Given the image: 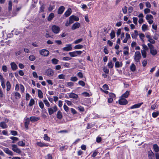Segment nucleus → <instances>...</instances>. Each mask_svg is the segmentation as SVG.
Returning <instances> with one entry per match:
<instances>
[{"mask_svg": "<svg viewBox=\"0 0 159 159\" xmlns=\"http://www.w3.org/2000/svg\"><path fill=\"white\" fill-rule=\"evenodd\" d=\"M147 45L150 49L151 54L153 56L156 55L157 54V51L154 48V46L150 43H148Z\"/></svg>", "mask_w": 159, "mask_h": 159, "instance_id": "obj_1", "label": "nucleus"}, {"mask_svg": "<svg viewBox=\"0 0 159 159\" xmlns=\"http://www.w3.org/2000/svg\"><path fill=\"white\" fill-rule=\"evenodd\" d=\"M141 58V56L140 52L139 51L136 52L134 53V58L135 62L137 63L139 62Z\"/></svg>", "mask_w": 159, "mask_h": 159, "instance_id": "obj_2", "label": "nucleus"}, {"mask_svg": "<svg viewBox=\"0 0 159 159\" xmlns=\"http://www.w3.org/2000/svg\"><path fill=\"white\" fill-rule=\"evenodd\" d=\"M82 53V52L80 51H75L73 52L69 53V55L72 57H76L78 55H80Z\"/></svg>", "mask_w": 159, "mask_h": 159, "instance_id": "obj_3", "label": "nucleus"}, {"mask_svg": "<svg viewBox=\"0 0 159 159\" xmlns=\"http://www.w3.org/2000/svg\"><path fill=\"white\" fill-rule=\"evenodd\" d=\"M57 110V108L56 105L54 106L53 107L48 108V111L49 115H51Z\"/></svg>", "mask_w": 159, "mask_h": 159, "instance_id": "obj_4", "label": "nucleus"}, {"mask_svg": "<svg viewBox=\"0 0 159 159\" xmlns=\"http://www.w3.org/2000/svg\"><path fill=\"white\" fill-rule=\"evenodd\" d=\"M39 52L41 55L44 57H46L48 55L49 52L48 51L45 49L40 50Z\"/></svg>", "mask_w": 159, "mask_h": 159, "instance_id": "obj_5", "label": "nucleus"}, {"mask_svg": "<svg viewBox=\"0 0 159 159\" xmlns=\"http://www.w3.org/2000/svg\"><path fill=\"white\" fill-rule=\"evenodd\" d=\"M52 30L53 32L56 34H57L60 31V28L57 26L53 25L52 26Z\"/></svg>", "mask_w": 159, "mask_h": 159, "instance_id": "obj_6", "label": "nucleus"}, {"mask_svg": "<svg viewBox=\"0 0 159 159\" xmlns=\"http://www.w3.org/2000/svg\"><path fill=\"white\" fill-rule=\"evenodd\" d=\"M12 148V149L14 152L19 154L20 153L21 151L20 149L17 148V146L15 144L12 145L11 146Z\"/></svg>", "mask_w": 159, "mask_h": 159, "instance_id": "obj_7", "label": "nucleus"}, {"mask_svg": "<svg viewBox=\"0 0 159 159\" xmlns=\"http://www.w3.org/2000/svg\"><path fill=\"white\" fill-rule=\"evenodd\" d=\"M66 46L62 48L63 51H69L71 50L72 49V44H68L66 45Z\"/></svg>", "mask_w": 159, "mask_h": 159, "instance_id": "obj_8", "label": "nucleus"}, {"mask_svg": "<svg viewBox=\"0 0 159 159\" xmlns=\"http://www.w3.org/2000/svg\"><path fill=\"white\" fill-rule=\"evenodd\" d=\"M119 104L121 105H124L128 103L127 100L124 98L121 97V98L119 101Z\"/></svg>", "mask_w": 159, "mask_h": 159, "instance_id": "obj_9", "label": "nucleus"}, {"mask_svg": "<svg viewBox=\"0 0 159 159\" xmlns=\"http://www.w3.org/2000/svg\"><path fill=\"white\" fill-rule=\"evenodd\" d=\"M47 75L49 76H52L53 75L54 71L51 69H48L46 71Z\"/></svg>", "mask_w": 159, "mask_h": 159, "instance_id": "obj_10", "label": "nucleus"}, {"mask_svg": "<svg viewBox=\"0 0 159 159\" xmlns=\"http://www.w3.org/2000/svg\"><path fill=\"white\" fill-rule=\"evenodd\" d=\"M80 26V24L78 22H76L73 24L71 27V29L72 30H75L79 28Z\"/></svg>", "mask_w": 159, "mask_h": 159, "instance_id": "obj_11", "label": "nucleus"}, {"mask_svg": "<svg viewBox=\"0 0 159 159\" xmlns=\"http://www.w3.org/2000/svg\"><path fill=\"white\" fill-rule=\"evenodd\" d=\"M3 151L9 155L11 156L13 155V152L7 148H5L3 149Z\"/></svg>", "mask_w": 159, "mask_h": 159, "instance_id": "obj_12", "label": "nucleus"}, {"mask_svg": "<svg viewBox=\"0 0 159 159\" xmlns=\"http://www.w3.org/2000/svg\"><path fill=\"white\" fill-rule=\"evenodd\" d=\"M146 37L148 39V41L150 42V43L154 44L155 43V41L152 38L151 36L149 35H147L146 36Z\"/></svg>", "mask_w": 159, "mask_h": 159, "instance_id": "obj_13", "label": "nucleus"}, {"mask_svg": "<svg viewBox=\"0 0 159 159\" xmlns=\"http://www.w3.org/2000/svg\"><path fill=\"white\" fill-rule=\"evenodd\" d=\"M148 155L149 159H154V154L151 150L148 152Z\"/></svg>", "mask_w": 159, "mask_h": 159, "instance_id": "obj_14", "label": "nucleus"}, {"mask_svg": "<svg viewBox=\"0 0 159 159\" xmlns=\"http://www.w3.org/2000/svg\"><path fill=\"white\" fill-rule=\"evenodd\" d=\"M72 11L70 8H68L67 10L65 12L64 15L66 17L69 16L71 13Z\"/></svg>", "mask_w": 159, "mask_h": 159, "instance_id": "obj_15", "label": "nucleus"}, {"mask_svg": "<svg viewBox=\"0 0 159 159\" xmlns=\"http://www.w3.org/2000/svg\"><path fill=\"white\" fill-rule=\"evenodd\" d=\"M36 144L38 146L40 147H47L49 145L48 144V143H45L41 142H38L36 143Z\"/></svg>", "mask_w": 159, "mask_h": 159, "instance_id": "obj_16", "label": "nucleus"}, {"mask_svg": "<svg viewBox=\"0 0 159 159\" xmlns=\"http://www.w3.org/2000/svg\"><path fill=\"white\" fill-rule=\"evenodd\" d=\"M65 10V7L63 6L60 7L58 10V14H61Z\"/></svg>", "mask_w": 159, "mask_h": 159, "instance_id": "obj_17", "label": "nucleus"}, {"mask_svg": "<svg viewBox=\"0 0 159 159\" xmlns=\"http://www.w3.org/2000/svg\"><path fill=\"white\" fill-rule=\"evenodd\" d=\"M143 102H141L138 104H135L130 107V109H133L139 107L140 106L143 104Z\"/></svg>", "mask_w": 159, "mask_h": 159, "instance_id": "obj_18", "label": "nucleus"}, {"mask_svg": "<svg viewBox=\"0 0 159 159\" xmlns=\"http://www.w3.org/2000/svg\"><path fill=\"white\" fill-rule=\"evenodd\" d=\"M63 117V115L62 112L60 111H58L57 114V117L59 120L61 119Z\"/></svg>", "mask_w": 159, "mask_h": 159, "instance_id": "obj_19", "label": "nucleus"}, {"mask_svg": "<svg viewBox=\"0 0 159 159\" xmlns=\"http://www.w3.org/2000/svg\"><path fill=\"white\" fill-rule=\"evenodd\" d=\"M39 118L36 116H32L30 118V120L31 121H36L39 120Z\"/></svg>", "mask_w": 159, "mask_h": 159, "instance_id": "obj_20", "label": "nucleus"}, {"mask_svg": "<svg viewBox=\"0 0 159 159\" xmlns=\"http://www.w3.org/2000/svg\"><path fill=\"white\" fill-rule=\"evenodd\" d=\"M11 68L13 70H15L17 69V66L16 65L15 63L11 62Z\"/></svg>", "mask_w": 159, "mask_h": 159, "instance_id": "obj_21", "label": "nucleus"}, {"mask_svg": "<svg viewBox=\"0 0 159 159\" xmlns=\"http://www.w3.org/2000/svg\"><path fill=\"white\" fill-rule=\"evenodd\" d=\"M153 148L154 151L157 153L159 151V147L157 144H154L153 145Z\"/></svg>", "mask_w": 159, "mask_h": 159, "instance_id": "obj_22", "label": "nucleus"}, {"mask_svg": "<svg viewBox=\"0 0 159 159\" xmlns=\"http://www.w3.org/2000/svg\"><path fill=\"white\" fill-rule=\"evenodd\" d=\"M69 96L70 98L74 99H76L78 97L77 94L73 93H70L69 95Z\"/></svg>", "mask_w": 159, "mask_h": 159, "instance_id": "obj_23", "label": "nucleus"}, {"mask_svg": "<svg viewBox=\"0 0 159 159\" xmlns=\"http://www.w3.org/2000/svg\"><path fill=\"white\" fill-rule=\"evenodd\" d=\"M30 119L28 118H27L25 120V128L28 129V125L30 123Z\"/></svg>", "mask_w": 159, "mask_h": 159, "instance_id": "obj_24", "label": "nucleus"}, {"mask_svg": "<svg viewBox=\"0 0 159 159\" xmlns=\"http://www.w3.org/2000/svg\"><path fill=\"white\" fill-rule=\"evenodd\" d=\"M124 49L125 50L123 51V53L124 55H129V48L128 46H125L124 47Z\"/></svg>", "mask_w": 159, "mask_h": 159, "instance_id": "obj_25", "label": "nucleus"}, {"mask_svg": "<svg viewBox=\"0 0 159 159\" xmlns=\"http://www.w3.org/2000/svg\"><path fill=\"white\" fill-rule=\"evenodd\" d=\"M129 91H127L124 94H123L121 97L122 98H127L128 97L129 93Z\"/></svg>", "mask_w": 159, "mask_h": 159, "instance_id": "obj_26", "label": "nucleus"}, {"mask_svg": "<svg viewBox=\"0 0 159 159\" xmlns=\"http://www.w3.org/2000/svg\"><path fill=\"white\" fill-rule=\"evenodd\" d=\"M0 126L3 129H5L7 128V126L4 122H1L0 123Z\"/></svg>", "mask_w": 159, "mask_h": 159, "instance_id": "obj_27", "label": "nucleus"}, {"mask_svg": "<svg viewBox=\"0 0 159 159\" xmlns=\"http://www.w3.org/2000/svg\"><path fill=\"white\" fill-rule=\"evenodd\" d=\"M54 16V15L53 13H50L48 16V20L49 21H50L52 19Z\"/></svg>", "mask_w": 159, "mask_h": 159, "instance_id": "obj_28", "label": "nucleus"}, {"mask_svg": "<svg viewBox=\"0 0 159 159\" xmlns=\"http://www.w3.org/2000/svg\"><path fill=\"white\" fill-rule=\"evenodd\" d=\"M7 85V91H8L11 89V85L10 82L9 81H7L6 83Z\"/></svg>", "mask_w": 159, "mask_h": 159, "instance_id": "obj_29", "label": "nucleus"}, {"mask_svg": "<svg viewBox=\"0 0 159 159\" xmlns=\"http://www.w3.org/2000/svg\"><path fill=\"white\" fill-rule=\"evenodd\" d=\"M12 2L11 1H9L8 2V10L11 11L12 10Z\"/></svg>", "mask_w": 159, "mask_h": 159, "instance_id": "obj_30", "label": "nucleus"}, {"mask_svg": "<svg viewBox=\"0 0 159 159\" xmlns=\"http://www.w3.org/2000/svg\"><path fill=\"white\" fill-rule=\"evenodd\" d=\"M38 95L39 97L40 98H43V93L42 91L39 89L38 90Z\"/></svg>", "mask_w": 159, "mask_h": 159, "instance_id": "obj_31", "label": "nucleus"}, {"mask_svg": "<svg viewBox=\"0 0 159 159\" xmlns=\"http://www.w3.org/2000/svg\"><path fill=\"white\" fill-rule=\"evenodd\" d=\"M83 40V39L80 38L74 41V42H73V43L75 44H77L78 43H81Z\"/></svg>", "mask_w": 159, "mask_h": 159, "instance_id": "obj_32", "label": "nucleus"}, {"mask_svg": "<svg viewBox=\"0 0 159 159\" xmlns=\"http://www.w3.org/2000/svg\"><path fill=\"white\" fill-rule=\"evenodd\" d=\"M15 96L16 99H19L21 97L20 94L18 92H16L15 93Z\"/></svg>", "mask_w": 159, "mask_h": 159, "instance_id": "obj_33", "label": "nucleus"}, {"mask_svg": "<svg viewBox=\"0 0 159 159\" xmlns=\"http://www.w3.org/2000/svg\"><path fill=\"white\" fill-rule=\"evenodd\" d=\"M134 34H131V36L133 38L135 39L138 35V32L137 30H134Z\"/></svg>", "mask_w": 159, "mask_h": 159, "instance_id": "obj_34", "label": "nucleus"}, {"mask_svg": "<svg viewBox=\"0 0 159 159\" xmlns=\"http://www.w3.org/2000/svg\"><path fill=\"white\" fill-rule=\"evenodd\" d=\"M83 47V46L81 44H78L75 45L74 47L75 49H81Z\"/></svg>", "mask_w": 159, "mask_h": 159, "instance_id": "obj_35", "label": "nucleus"}, {"mask_svg": "<svg viewBox=\"0 0 159 159\" xmlns=\"http://www.w3.org/2000/svg\"><path fill=\"white\" fill-rule=\"evenodd\" d=\"M29 59L30 61H33L35 60L36 58L35 56L34 55H31L29 56Z\"/></svg>", "mask_w": 159, "mask_h": 159, "instance_id": "obj_36", "label": "nucleus"}, {"mask_svg": "<svg viewBox=\"0 0 159 159\" xmlns=\"http://www.w3.org/2000/svg\"><path fill=\"white\" fill-rule=\"evenodd\" d=\"M115 32L114 30H112L111 33L110 34V36H111V39H112L114 38L115 36Z\"/></svg>", "mask_w": 159, "mask_h": 159, "instance_id": "obj_37", "label": "nucleus"}, {"mask_svg": "<svg viewBox=\"0 0 159 159\" xmlns=\"http://www.w3.org/2000/svg\"><path fill=\"white\" fill-rule=\"evenodd\" d=\"M72 17V19H73L74 21H77L79 20V18L76 16H75L74 15H72L70 16Z\"/></svg>", "mask_w": 159, "mask_h": 159, "instance_id": "obj_38", "label": "nucleus"}, {"mask_svg": "<svg viewBox=\"0 0 159 159\" xmlns=\"http://www.w3.org/2000/svg\"><path fill=\"white\" fill-rule=\"evenodd\" d=\"M153 18V16L151 15H148L146 16V19L147 20L152 19Z\"/></svg>", "mask_w": 159, "mask_h": 159, "instance_id": "obj_39", "label": "nucleus"}, {"mask_svg": "<svg viewBox=\"0 0 159 159\" xmlns=\"http://www.w3.org/2000/svg\"><path fill=\"white\" fill-rule=\"evenodd\" d=\"M44 139L47 141H50V138L48 137L47 134H45L43 136Z\"/></svg>", "mask_w": 159, "mask_h": 159, "instance_id": "obj_40", "label": "nucleus"}, {"mask_svg": "<svg viewBox=\"0 0 159 159\" xmlns=\"http://www.w3.org/2000/svg\"><path fill=\"white\" fill-rule=\"evenodd\" d=\"M139 36L140 39H141V41L143 42H144V41L143 40V39L145 37V35L143 34H139Z\"/></svg>", "mask_w": 159, "mask_h": 159, "instance_id": "obj_41", "label": "nucleus"}, {"mask_svg": "<svg viewBox=\"0 0 159 159\" xmlns=\"http://www.w3.org/2000/svg\"><path fill=\"white\" fill-rule=\"evenodd\" d=\"M34 100L32 98L31 99L29 104V106L30 107L32 106L34 104Z\"/></svg>", "mask_w": 159, "mask_h": 159, "instance_id": "obj_42", "label": "nucleus"}, {"mask_svg": "<svg viewBox=\"0 0 159 159\" xmlns=\"http://www.w3.org/2000/svg\"><path fill=\"white\" fill-rule=\"evenodd\" d=\"M51 61L52 63L55 65L57 64L59 61L56 58L52 59Z\"/></svg>", "mask_w": 159, "mask_h": 159, "instance_id": "obj_43", "label": "nucleus"}, {"mask_svg": "<svg viewBox=\"0 0 159 159\" xmlns=\"http://www.w3.org/2000/svg\"><path fill=\"white\" fill-rule=\"evenodd\" d=\"M43 102L45 105L48 107H49L50 106V104L48 101L46 99H45L43 100Z\"/></svg>", "mask_w": 159, "mask_h": 159, "instance_id": "obj_44", "label": "nucleus"}, {"mask_svg": "<svg viewBox=\"0 0 159 159\" xmlns=\"http://www.w3.org/2000/svg\"><path fill=\"white\" fill-rule=\"evenodd\" d=\"M135 65L133 64L131 65L130 67V69L132 71H134L135 70Z\"/></svg>", "mask_w": 159, "mask_h": 159, "instance_id": "obj_45", "label": "nucleus"}, {"mask_svg": "<svg viewBox=\"0 0 159 159\" xmlns=\"http://www.w3.org/2000/svg\"><path fill=\"white\" fill-rule=\"evenodd\" d=\"M142 55L143 58H145L146 57V51L144 50H142L141 51Z\"/></svg>", "mask_w": 159, "mask_h": 159, "instance_id": "obj_46", "label": "nucleus"}, {"mask_svg": "<svg viewBox=\"0 0 159 159\" xmlns=\"http://www.w3.org/2000/svg\"><path fill=\"white\" fill-rule=\"evenodd\" d=\"M142 30L145 31L147 30L148 26L145 24H143L142 27Z\"/></svg>", "mask_w": 159, "mask_h": 159, "instance_id": "obj_47", "label": "nucleus"}, {"mask_svg": "<svg viewBox=\"0 0 159 159\" xmlns=\"http://www.w3.org/2000/svg\"><path fill=\"white\" fill-rule=\"evenodd\" d=\"M107 65L109 68H112L113 67L114 65L112 63L111 61L108 62Z\"/></svg>", "mask_w": 159, "mask_h": 159, "instance_id": "obj_48", "label": "nucleus"}, {"mask_svg": "<svg viewBox=\"0 0 159 159\" xmlns=\"http://www.w3.org/2000/svg\"><path fill=\"white\" fill-rule=\"evenodd\" d=\"M39 105L40 108L42 109L44 107V104L42 101H40L39 102Z\"/></svg>", "mask_w": 159, "mask_h": 159, "instance_id": "obj_49", "label": "nucleus"}, {"mask_svg": "<svg viewBox=\"0 0 159 159\" xmlns=\"http://www.w3.org/2000/svg\"><path fill=\"white\" fill-rule=\"evenodd\" d=\"M78 84L80 85H81L83 87L85 85V83L82 80L79 81L78 82Z\"/></svg>", "mask_w": 159, "mask_h": 159, "instance_id": "obj_50", "label": "nucleus"}, {"mask_svg": "<svg viewBox=\"0 0 159 159\" xmlns=\"http://www.w3.org/2000/svg\"><path fill=\"white\" fill-rule=\"evenodd\" d=\"M70 80L71 81L75 82L78 79L76 76L72 77L70 78Z\"/></svg>", "mask_w": 159, "mask_h": 159, "instance_id": "obj_51", "label": "nucleus"}, {"mask_svg": "<svg viewBox=\"0 0 159 159\" xmlns=\"http://www.w3.org/2000/svg\"><path fill=\"white\" fill-rule=\"evenodd\" d=\"M143 48V50H144L145 51H146L148 50V48L147 45L145 44H143L142 45Z\"/></svg>", "mask_w": 159, "mask_h": 159, "instance_id": "obj_52", "label": "nucleus"}, {"mask_svg": "<svg viewBox=\"0 0 159 159\" xmlns=\"http://www.w3.org/2000/svg\"><path fill=\"white\" fill-rule=\"evenodd\" d=\"M18 145L21 146H24L25 145V143L22 141H19L18 143Z\"/></svg>", "mask_w": 159, "mask_h": 159, "instance_id": "obj_53", "label": "nucleus"}, {"mask_svg": "<svg viewBox=\"0 0 159 159\" xmlns=\"http://www.w3.org/2000/svg\"><path fill=\"white\" fill-rule=\"evenodd\" d=\"M63 108L66 112H68L69 110V108L66 105L64 104L63 106Z\"/></svg>", "mask_w": 159, "mask_h": 159, "instance_id": "obj_54", "label": "nucleus"}, {"mask_svg": "<svg viewBox=\"0 0 159 159\" xmlns=\"http://www.w3.org/2000/svg\"><path fill=\"white\" fill-rule=\"evenodd\" d=\"M20 88L22 93H23L25 91L24 87L22 84L20 85Z\"/></svg>", "mask_w": 159, "mask_h": 159, "instance_id": "obj_55", "label": "nucleus"}, {"mask_svg": "<svg viewBox=\"0 0 159 159\" xmlns=\"http://www.w3.org/2000/svg\"><path fill=\"white\" fill-rule=\"evenodd\" d=\"M133 23L136 25H137L138 19L135 17H133Z\"/></svg>", "mask_w": 159, "mask_h": 159, "instance_id": "obj_56", "label": "nucleus"}, {"mask_svg": "<svg viewBox=\"0 0 159 159\" xmlns=\"http://www.w3.org/2000/svg\"><path fill=\"white\" fill-rule=\"evenodd\" d=\"M122 11L124 14L126 13L127 11V7L125 6L124 8H122Z\"/></svg>", "mask_w": 159, "mask_h": 159, "instance_id": "obj_57", "label": "nucleus"}, {"mask_svg": "<svg viewBox=\"0 0 159 159\" xmlns=\"http://www.w3.org/2000/svg\"><path fill=\"white\" fill-rule=\"evenodd\" d=\"M58 77L59 79H64L65 75L63 74H61L59 75Z\"/></svg>", "mask_w": 159, "mask_h": 159, "instance_id": "obj_58", "label": "nucleus"}, {"mask_svg": "<svg viewBox=\"0 0 159 159\" xmlns=\"http://www.w3.org/2000/svg\"><path fill=\"white\" fill-rule=\"evenodd\" d=\"M98 153V152L97 151L95 150L94 152H93L92 155V157H95L97 156Z\"/></svg>", "mask_w": 159, "mask_h": 159, "instance_id": "obj_59", "label": "nucleus"}, {"mask_svg": "<svg viewBox=\"0 0 159 159\" xmlns=\"http://www.w3.org/2000/svg\"><path fill=\"white\" fill-rule=\"evenodd\" d=\"M103 70L106 73L108 74L109 73V70L106 67H105L103 68Z\"/></svg>", "mask_w": 159, "mask_h": 159, "instance_id": "obj_60", "label": "nucleus"}, {"mask_svg": "<svg viewBox=\"0 0 159 159\" xmlns=\"http://www.w3.org/2000/svg\"><path fill=\"white\" fill-rule=\"evenodd\" d=\"M159 115V113L157 112H154L152 113V116L153 117L155 118L157 117Z\"/></svg>", "mask_w": 159, "mask_h": 159, "instance_id": "obj_61", "label": "nucleus"}, {"mask_svg": "<svg viewBox=\"0 0 159 159\" xmlns=\"http://www.w3.org/2000/svg\"><path fill=\"white\" fill-rule=\"evenodd\" d=\"M77 75L80 78H82L83 77V76L82 73L81 72H79L77 74Z\"/></svg>", "mask_w": 159, "mask_h": 159, "instance_id": "obj_62", "label": "nucleus"}, {"mask_svg": "<svg viewBox=\"0 0 159 159\" xmlns=\"http://www.w3.org/2000/svg\"><path fill=\"white\" fill-rule=\"evenodd\" d=\"M109 96L110 97V98H114L115 97V95L113 93H110L109 94Z\"/></svg>", "mask_w": 159, "mask_h": 159, "instance_id": "obj_63", "label": "nucleus"}, {"mask_svg": "<svg viewBox=\"0 0 159 159\" xmlns=\"http://www.w3.org/2000/svg\"><path fill=\"white\" fill-rule=\"evenodd\" d=\"M52 157L51 155L48 154L46 157V159H52Z\"/></svg>", "mask_w": 159, "mask_h": 159, "instance_id": "obj_64", "label": "nucleus"}]
</instances>
